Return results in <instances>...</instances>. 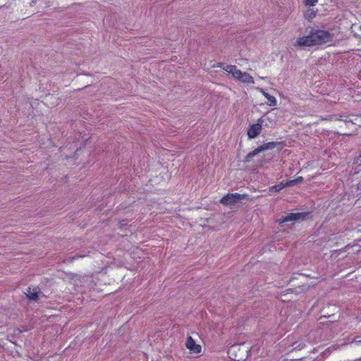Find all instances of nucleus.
I'll use <instances>...</instances> for the list:
<instances>
[{"label":"nucleus","mask_w":361,"mask_h":361,"mask_svg":"<svg viewBox=\"0 0 361 361\" xmlns=\"http://www.w3.org/2000/svg\"><path fill=\"white\" fill-rule=\"evenodd\" d=\"M333 36L327 31L322 30H312L310 35L298 37L295 47H304L320 45L331 42Z\"/></svg>","instance_id":"obj_1"},{"label":"nucleus","mask_w":361,"mask_h":361,"mask_svg":"<svg viewBox=\"0 0 361 361\" xmlns=\"http://www.w3.org/2000/svg\"><path fill=\"white\" fill-rule=\"evenodd\" d=\"M223 69L228 73L232 74V76L237 80L245 84H254V78L247 73L242 72L238 69L235 66L228 65L223 68Z\"/></svg>","instance_id":"obj_2"},{"label":"nucleus","mask_w":361,"mask_h":361,"mask_svg":"<svg viewBox=\"0 0 361 361\" xmlns=\"http://www.w3.org/2000/svg\"><path fill=\"white\" fill-rule=\"evenodd\" d=\"M267 117L259 118L255 124H252L247 130V136L249 139H254L258 136L262 129V126L269 128V125L266 122Z\"/></svg>","instance_id":"obj_3"},{"label":"nucleus","mask_w":361,"mask_h":361,"mask_svg":"<svg viewBox=\"0 0 361 361\" xmlns=\"http://www.w3.org/2000/svg\"><path fill=\"white\" fill-rule=\"evenodd\" d=\"M241 199V195L238 193H231L223 197L220 202L223 204L228 205L238 202Z\"/></svg>","instance_id":"obj_4"},{"label":"nucleus","mask_w":361,"mask_h":361,"mask_svg":"<svg viewBox=\"0 0 361 361\" xmlns=\"http://www.w3.org/2000/svg\"><path fill=\"white\" fill-rule=\"evenodd\" d=\"M257 90L261 92L264 96V97L267 99V104L270 106H276L277 104V100L274 97V96H271L269 94H268L267 92H265V90L262 88H260V87H257Z\"/></svg>","instance_id":"obj_5"},{"label":"nucleus","mask_w":361,"mask_h":361,"mask_svg":"<svg viewBox=\"0 0 361 361\" xmlns=\"http://www.w3.org/2000/svg\"><path fill=\"white\" fill-rule=\"evenodd\" d=\"M186 347L194 353H200L201 350V346L197 345L194 340L190 336L188 338L186 341Z\"/></svg>","instance_id":"obj_6"},{"label":"nucleus","mask_w":361,"mask_h":361,"mask_svg":"<svg viewBox=\"0 0 361 361\" xmlns=\"http://www.w3.org/2000/svg\"><path fill=\"white\" fill-rule=\"evenodd\" d=\"M294 182H295V180H290V181H288L285 183H280L279 184L271 186L269 188V192H279L280 190H281L286 186L293 185Z\"/></svg>","instance_id":"obj_7"},{"label":"nucleus","mask_w":361,"mask_h":361,"mask_svg":"<svg viewBox=\"0 0 361 361\" xmlns=\"http://www.w3.org/2000/svg\"><path fill=\"white\" fill-rule=\"evenodd\" d=\"M302 216V214L295 213V214H290L286 216L281 221H280V224H283L288 221H293L300 219Z\"/></svg>","instance_id":"obj_8"},{"label":"nucleus","mask_w":361,"mask_h":361,"mask_svg":"<svg viewBox=\"0 0 361 361\" xmlns=\"http://www.w3.org/2000/svg\"><path fill=\"white\" fill-rule=\"evenodd\" d=\"M262 152V150H261L260 147H258L257 148L255 149L254 150H252V152L247 154V156L245 157V161H250L254 157L257 156Z\"/></svg>","instance_id":"obj_9"},{"label":"nucleus","mask_w":361,"mask_h":361,"mask_svg":"<svg viewBox=\"0 0 361 361\" xmlns=\"http://www.w3.org/2000/svg\"><path fill=\"white\" fill-rule=\"evenodd\" d=\"M317 11L312 8H308L304 12V17L308 20H311L316 16Z\"/></svg>","instance_id":"obj_10"},{"label":"nucleus","mask_w":361,"mask_h":361,"mask_svg":"<svg viewBox=\"0 0 361 361\" xmlns=\"http://www.w3.org/2000/svg\"><path fill=\"white\" fill-rule=\"evenodd\" d=\"M278 145L276 142H269L267 143L263 144L262 145L259 146L261 148V150L262 152L268 150V149H274L276 145Z\"/></svg>","instance_id":"obj_11"},{"label":"nucleus","mask_w":361,"mask_h":361,"mask_svg":"<svg viewBox=\"0 0 361 361\" xmlns=\"http://www.w3.org/2000/svg\"><path fill=\"white\" fill-rule=\"evenodd\" d=\"M39 291L37 289L29 288L27 292V295L30 299L35 300L38 298Z\"/></svg>","instance_id":"obj_12"},{"label":"nucleus","mask_w":361,"mask_h":361,"mask_svg":"<svg viewBox=\"0 0 361 361\" xmlns=\"http://www.w3.org/2000/svg\"><path fill=\"white\" fill-rule=\"evenodd\" d=\"M318 3V0H305V5L308 7L314 6Z\"/></svg>","instance_id":"obj_13"},{"label":"nucleus","mask_w":361,"mask_h":361,"mask_svg":"<svg viewBox=\"0 0 361 361\" xmlns=\"http://www.w3.org/2000/svg\"><path fill=\"white\" fill-rule=\"evenodd\" d=\"M263 117L269 118V119H266V122L269 125V127H271L274 124V119L271 118L269 116H264Z\"/></svg>","instance_id":"obj_14"},{"label":"nucleus","mask_w":361,"mask_h":361,"mask_svg":"<svg viewBox=\"0 0 361 361\" xmlns=\"http://www.w3.org/2000/svg\"><path fill=\"white\" fill-rule=\"evenodd\" d=\"M295 180V182L293 183V185H295L296 183L301 182L302 180V178L299 177L298 178H297L296 180Z\"/></svg>","instance_id":"obj_15"},{"label":"nucleus","mask_w":361,"mask_h":361,"mask_svg":"<svg viewBox=\"0 0 361 361\" xmlns=\"http://www.w3.org/2000/svg\"><path fill=\"white\" fill-rule=\"evenodd\" d=\"M359 29L361 31V25H360Z\"/></svg>","instance_id":"obj_16"}]
</instances>
